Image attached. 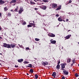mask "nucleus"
Masks as SVG:
<instances>
[{"label":"nucleus","instance_id":"f257e3e1","mask_svg":"<svg viewBox=\"0 0 79 79\" xmlns=\"http://www.w3.org/2000/svg\"><path fill=\"white\" fill-rule=\"evenodd\" d=\"M3 47H6V48H10L11 47V45L10 44H7L6 43H3Z\"/></svg>","mask_w":79,"mask_h":79},{"label":"nucleus","instance_id":"f03ea898","mask_svg":"<svg viewBox=\"0 0 79 79\" xmlns=\"http://www.w3.org/2000/svg\"><path fill=\"white\" fill-rule=\"evenodd\" d=\"M41 64H42L44 66H45V65H47L48 64V62H41Z\"/></svg>","mask_w":79,"mask_h":79},{"label":"nucleus","instance_id":"7ed1b4c3","mask_svg":"<svg viewBox=\"0 0 79 79\" xmlns=\"http://www.w3.org/2000/svg\"><path fill=\"white\" fill-rule=\"evenodd\" d=\"M48 35L50 37H55V35L53 33H49L48 34Z\"/></svg>","mask_w":79,"mask_h":79},{"label":"nucleus","instance_id":"20e7f679","mask_svg":"<svg viewBox=\"0 0 79 79\" xmlns=\"http://www.w3.org/2000/svg\"><path fill=\"white\" fill-rule=\"evenodd\" d=\"M71 36V35H68L66 36V37H65V38L66 39H69Z\"/></svg>","mask_w":79,"mask_h":79},{"label":"nucleus","instance_id":"39448f33","mask_svg":"<svg viewBox=\"0 0 79 79\" xmlns=\"http://www.w3.org/2000/svg\"><path fill=\"white\" fill-rule=\"evenodd\" d=\"M57 4H53L52 5V6L53 8H56V7H57Z\"/></svg>","mask_w":79,"mask_h":79},{"label":"nucleus","instance_id":"423d86ee","mask_svg":"<svg viewBox=\"0 0 79 79\" xmlns=\"http://www.w3.org/2000/svg\"><path fill=\"white\" fill-rule=\"evenodd\" d=\"M50 41L51 43V44H56V41L55 40L52 41V40H50Z\"/></svg>","mask_w":79,"mask_h":79},{"label":"nucleus","instance_id":"0eeeda50","mask_svg":"<svg viewBox=\"0 0 79 79\" xmlns=\"http://www.w3.org/2000/svg\"><path fill=\"white\" fill-rule=\"evenodd\" d=\"M63 72L65 74H66V75H68L69 73V72L66 70H64V71Z\"/></svg>","mask_w":79,"mask_h":79},{"label":"nucleus","instance_id":"6e6552de","mask_svg":"<svg viewBox=\"0 0 79 79\" xmlns=\"http://www.w3.org/2000/svg\"><path fill=\"white\" fill-rule=\"evenodd\" d=\"M18 61L19 62V63H21L22 61H23V59H19L18 60Z\"/></svg>","mask_w":79,"mask_h":79},{"label":"nucleus","instance_id":"1a4fd4ad","mask_svg":"<svg viewBox=\"0 0 79 79\" xmlns=\"http://www.w3.org/2000/svg\"><path fill=\"white\" fill-rule=\"evenodd\" d=\"M3 3H5V1H3L2 0H0V4L2 5Z\"/></svg>","mask_w":79,"mask_h":79},{"label":"nucleus","instance_id":"9d476101","mask_svg":"<svg viewBox=\"0 0 79 79\" xmlns=\"http://www.w3.org/2000/svg\"><path fill=\"white\" fill-rule=\"evenodd\" d=\"M56 75V72H54L52 74V76H54V77H55Z\"/></svg>","mask_w":79,"mask_h":79},{"label":"nucleus","instance_id":"9b49d317","mask_svg":"<svg viewBox=\"0 0 79 79\" xmlns=\"http://www.w3.org/2000/svg\"><path fill=\"white\" fill-rule=\"evenodd\" d=\"M4 10L5 11H7L8 10V7L6 6L4 8Z\"/></svg>","mask_w":79,"mask_h":79},{"label":"nucleus","instance_id":"f8f14e48","mask_svg":"<svg viewBox=\"0 0 79 79\" xmlns=\"http://www.w3.org/2000/svg\"><path fill=\"white\" fill-rule=\"evenodd\" d=\"M67 63H70L71 62V59L69 58H68L67 60Z\"/></svg>","mask_w":79,"mask_h":79},{"label":"nucleus","instance_id":"ddd939ff","mask_svg":"<svg viewBox=\"0 0 79 79\" xmlns=\"http://www.w3.org/2000/svg\"><path fill=\"white\" fill-rule=\"evenodd\" d=\"M10 46L12 47V48H14L15 47H16V45L15 44H11Z\"/></svg>","mask_w":79,"mask_h":79},{"label":"nucleus","instance_id":"4468645a","mask_svg":"<svg viewBox=\"0 0 79 79\" xmlns=\"http://www.w3.org/2000/svg\"><path fill=\"white\" fill-rule=\"evenodd\" d=\"M61 66L62 68H65V66L64 65V64H61Z\"/></svg>","mask_w":79,"mask_h":79},{"label":"nucleus","instance_id":"2eb2a0df","mask_svg":"<svg viewBox=\"0 0 79 79\" xmlns=\"http://www.w3.org/2000/svg\"><path fill=\"white\" fill-rule=\"evenodd\" d=\"M42 9H43V10H46V9H47V7L46 6H44L43 7H42Z\"/></svg>","mask_w":79,"mask_h":79},{"label":"nucleus","instance_id":"dca6fc26","mask_svg":"<svg viewBox=\"0 0 79 79\" xmlns=\"http://www.w3.org/2000/svg\"><path fill=\"white\" fill-rule=\"evenodd\" d=\"M16 0H12L11 2V3H16Z\"/></svg>","mask_w":79,"mask_h":79},{"label":"nucleus","instance_id":"f3484780","mask_svg":"<svg viewBox=\"0 0 79 79\" xmlns=\"http://www.w3.org/2000/svg\"><path fill=\"white\" fill-rule=\"evenodd\" d=\"M57 69H60V64H58L56 66Z\"/></svg>","mask_w":79,"mask_h":79},{"label":"nucleus","instance_id":"a211bd4d","mask_svg":"<svg viewBox=\"0 0 79 79\" xmlns=\"http://www.w3.org/2000/svg\"><path fill=\"white\" fill-rule=\"evenodd\" d=\"M58 20L59 21H62V19L60 18H58Z\"/></svg>","mask_w":79,"mask_h":79},{"label":"nucleus","instance_id":"6ab92c4d","mask_svg":"<svg viewBox=\"0 0 79 79\" xmlns=\"http://www.w3.org/2000/svg\"><path fill=\"white\" fill-rule=\"evenodd\" d=\"M61 9V7H59L57 8L56 10H60Z\"/></svg>","mask_w":79,"mask_h":79},{"label":"nucleus","instance_id":"aec40b11","mask_svg":"<svg viewBox=\"0 0 79 79\" xmlns=\"http://www.w3.org/2000/svg\"><path fill=\"white\" fill-rule=\"evenodd\" d=\"M7 15L8 16H11V13L9 12Z\"/></svg>","mask_w":79,"mask_h":79},{"label":"nucleus","instance_id":"412c9836","mask_svg":"<svg viewBox=\"0 0 79 79\" xmlns=\"http://www.w3.org/2000/svg\"><path fill=\"white\" fill-rule=\"evenodd\" d=\"M35 40L36 41H39V40H40V39L38 38H35Z\"/></svg>","mask_w":79,"mask_h":79},{"label":"nucleus","instance_id":"4be33fe9","mask_svg":"<svg viewBox=\"0 0 79 79\" xmlns=\"http://www.w3.org/2000/svg\"><path fill=\"white\" fill-rule=\"evenodd\" d=\"M43 1L44 2H48V0H43Z\"/></svg>","mask_w":79,"mask_h":79},{"label":"nucleus","instance_id":"5701e85b","mask_svg":"<svg viewBox=\"0 0 79 79\" xmlns=\"http://www.w3.org/2000/svg\"><path fill=\"white\" fill-rule=\"evenodd\" d=\"M30 72L31 73H32L34 72L33 71V70L32 69H31L30 70Z\"/></svg>","mask_w":79,"mask_h":79},{"label":"nucleus","instance_id":"b1692460","mask_svg":"<svg viewBox=\"0 0 79 79\" xmlns=\"http://www.w3.org/2000/svg\"><path fill=\"white\" fill-rule=\"evenodd\" d=\"M30 24H31V25H32V26H35V24L32 23H30Z\"/></svg>","mask_w":79,"mask_h":79},{"label":"nucleus","instance_id":"393cba45","mask_svg":"<svg viewBox=\"0 0 79 79\" xmlns=\"http://www.w3.org/2000/svg\"><path fill=\"white\" fill-rule=\"evenodd\" d=\"M22 12H23L22 11L20 10H19V14H21V13H22Z\"/></svg>","mask_w":79,"mask_h":79},{"label":"nucleus","instance_id":"a878e982","mask_svg":"<svg viewBox=\"0 0 79 79\" xmlns=\"http://www.w3.org/2000/svg\"><path fill=\"white\" fill-rule=\"evenodd\" d=\"M35 79H37V78H38V75H35Z\"/></svg>","mask_w":79,"mask_h":79},{"label":"nucleus","instance_id":"bb28decb","mask_svg":"<svg viewBox=\"0 0 79 79\" xmlns=\"http://www.w3.org/2000/svg\"><path fill=\"white\" fill-rule=\"evenodd\" d=\"M24 63L25 64H28V63H29V62L27 61H25L24 62Z\"/></svg>","mask_w":79,"mask_h":79},{"label":"nucleus","instance_id":"cd10ccee","mask_svg":"<svg viewBox=\"0 0 79 79\" xmlns=\"http://www.w3.org/2000/svg\"><path fill=\"white\" fill-rule=\"evenodd\" d=\"M75 76L76 77H78V76H79V75L77 73H75Z\"/></svg>","mask_w":79,"mask_h":79},{"label":"nucleus","instance_id":"c85d7f7f","mask_svg":"<svg viewBox=\"0 0 79 79\" xmlns=\"http://www.w3.org/2000/svg\"><path fill=\"white\" fill-rule=\"evenodd\" d=\"M23 25H25V24H26V23L25 22H23L22 24Z\"/></svg>","mask_w":79,"mask_h":79},{"label":"nucleus","instance_id":"c756f323","mask_svg":"<svg viewBox=\"0 0 79 79\" xmlns=\"http://www.w3.org/2000/svg\"><path fill=\"white\" fill-rule=\"evenodd\" d=\"M20 10H21L22 11H23V8H20Z\"/></svg>","mask_w":79,"mask_h":79},{"label":"nucleus","instance_id":"7c9ffc66","mask_svg":"<svg viewBox=\"0 0 79 79\" xmlns=\"http://www.w3.org/2000/svg\"><path fill=\"white\" fill-rule=\"evenodd\" d=\"M28 27H32V26L31 25H27Z\"/></svg>","mask_w":79,"mask_h":79},{"label":"nucleus","instance_id":"2f4dec72","mask_svg":"<svg viewBox=\"0 0 79 79\" xmlns=\"http://www.w3.org/2000/svg\"><path fill=\"white\" fill-rule=\"evenodd\" d=\"M17 10H18V9L16 8L14 11H17V12H18V11Z\"/></svg>","mask_w":79,"mask_h":79},{"label":"nucleus","instance_id":"473e14b6","mask_svg":"<svg viewBox=\"0 0 79 79\" xmlns=\"http://www.w3.org/2000/svg\"><path fill=\"white\" fill-rule=\"evenodd\" d=\"M71 2H72V1L70 0L69 1V3H71Z\"/></svg>","mask_w":79,"mask_h":79},{"label":"nucleus","instance_id":"72a5a7b5","mask_svg":"<svg viewBox=\"0 0 79 79\" xmlns=\"http://www.w3.org/2000/svg\"><path fill=\"white\" fill-rule=\"evenodd\" d=\"M19 45L20 47V48H23V47L22 46L20 45V44H19Z\"/></svg>","mask_w":79,"mask_h":79},{"label":"nucleus","instance_id":"f704fd0d","mask_svg":"<svg viewBox=\"0 0 79 79\" xmlns=\"http://www.w3.org/2000/svg\"><path fill=\"white\" fill-rule=\"evenodd\" d=\"M30 3L32 5V4H33V2H32V1H30Z\"/></svg>","mask_w":79,"mask_h":79},{"label":"nucleus","instance_id":"c9c22d12","mask_svg":"<svg viewBox=\"0 0 79 79\" xmlns=\"http://www.w3.org/2000/svg\"><path fill=\"white\" fill-rule=\"evenodd\" d=\"M56 17H58V16H59V15L56 14Z\"/></svg>","mask_w":79,"mask_h":79},{"label":"nucleus","instance_id":"e433bc0d","mask_svg":"<svg viewBox=\"0 0 79 79\" xmlns=\"http://www.w3.org/2000/svg\"><path fill=\"white\" fill-rule=\"evenodd\" d=\"M15 68H18V65H15Z\"/></svg>","mask_w":79,"mask_h":79},{"label":"nucleus","instance_id":"4c0bfd02","mask_svg":"<svg viewBox=\"0 0 79 79\" xmlns=\"http://www.w3.org/2000/svg\"><path fill=\"white\" fill-rule=\"evenodd\" d=\"M31 68L32 67V64H30L29 65Z\"/></svg>","mask_w":79,"mask_h":79},{"label":"nucleus","instance_id":"58836bf2","mask_svg":"<svg viewBox=\"0 0 79 79\" xmlns=\"http://www.w3.org/2000/svg\"><path fill=\"white\" fill-rule=\"evenodd\" d=\"M26 49H27V50H29V47H27L26 48Z\"/></svg>","mask_w":79,"mask_h":79},{"label":"nucleus","instance_id":"ea45409f","mask_svg":"<svg viewBox=\"0 0 79 79\" xmlns=\"http://www.w3.org/2000/svg\"><path fill=\"white\" fill-rule=\"evenodd\" d=\"M72 62L73 63H75V60H73Z\"/></svg>","mask_w":79,"mask_h":79},{"label":"nucleus","instance_id":"a19ab883","mask_svg":"<svg viewBox=\"0 0 79 79\" xmlns=\"http://www.w3.org/2000/svg\"><path fill=\"white\" fill-rule=\"evenodd\" d=\"M68 21H69V19H66V22H68Z\"/></svg>","mask_w":79,"mask_h":79},{"label":"nucleus","instance_id":"79ce46f5","mask_svg":"<svg viewBox=\"0 0 79 79\" xmlns=\"http://www.w3.org/2000/svg\"><path fill=\"white\" fill-rule=\"evenodd\" d=\"M0 18H2V14L0 13Z\"/></svg>","mask_w":79,"mask_h":79},{"label":"nucleus","instance_id":"37998d69","mask_svg":"<svg viewBox=\"0 0 79 79\" xmlns=\"http://www.w3.org/2000/svg\"><path fill=\"white\" fill-rule=\"evenodd\" d=\"M57 63L58 64H60V61H58Z\"/></svg>","mask_w":79,"mask_h":79},{"label":"nucleus","instance_id":"c03bdc74","mask_svg":"<svg viewBox=\"0 0 79 79\" xmlns=\"http://www.w3.org/2000/svg\"><path fill=\"white\" fill-rule=\"evenodd\" d=\"M62 79H65L64 77H62Z\"/></svg>","mask_w":79,"mask_h":79},{"label":"nucleus","instance_id":"a18cd8bd","mask_svg":"<svg viewBox=\"0 0 79 79\" xmlns=\"http://www.w3.org/2000/svg\"><path fill=\"white\" fill-rule=\"evenodd\" d=\"M35 10H38V9H37V8H35Z\"/></svg>","mask_w":79,"mask_h":79},{"label":"nucleus","instance_id":"49530a36","mask_svg":"<svg viewBox=\"0 0 79 79\" xmlns=\"http://www.w3.org/2000/svg\"><path fill=\"white\" fill-rule=\"evenodd\" d=\"M2 30V28H1V27L0 26V30Z\"/></svg>","mask_w":79,"mask_h":79},{"label":"nucleus","instance_id":"de8ad7c7","mask_svg":"<svg viewBox=\"0 0 79 79\" xmlns=\"http://www.w3.org/2000/svg\"><path fill=\"white\" fill-rule=\"evenodd\" d=\"M33 3L34 5H35V3L34 2H33Z\"/></svg>","mask_w":79,"mask_h":79},{"label":"nucleus","instance_id":"09e8293b","mask_svg":"<svg viewBox=\"0 0 79 79\" xmlns=\"http://www.w3.org/2000/svg\"><path fill=\"white\" fill-rule=\"evenodd\" d=\"M27 67H29V68H31V67L29 66H27Z\"/></svg>","mask_w":79,"mask_h":79},{"label":"nucleus","instance_id":"8fccbe9b","mask_svg":"<svg viewBox=\"0 0 79 79\" xmlns=\"http://www.w3.org/2000/svg\"><path fill=\"white\" fill-rule=\"evenodd\" d=\"M17 8V9L18 8V6H17V8Z\"/></svg>","mask_w":79,"mask_h":79},{"label":"nucleus","instance_id":"3c124183","mask_svg":"<svg viewBox=\"0 0 79 79\" xmlns=\"http://www.w3.org/2000/svg\"><path fill=\"white\" fill-rule=\"evenodd\" d=\"M63 47H62L61 49H63Z\"/></svg>","mask_w":79,"mask_h":79},{"label":"nucleus","instance_id":"603ef678","mask_svg":"<svg viewBox=\"0 0 79 79\" xmlns=\"http://www.w3.org/2000/svg\"><path fill=\"white\" fill-rule=\"evenodd\" d=\"M70 31V30H68V32H69V31Z\"/></svg>","mask_w":79,"mask_h":79},{"label":"nucleus","instance_id":"864d4df0","mask_svg":"<svg viewBox=\"0 0 79 79\" xmlns=\"http://www.w3.org/2000/svg\"><path fill=\"white\" fill-rule=\"evenodd\" d=\"M10 11H13V10H10Z\"/></svg>","mask_w":79,"mask_h":79},{"label":"nucleus","instance_id":"5fc2aeb1","mask_svg":"<svg viewBox=\"0 0 79 79\" xmlns=\"http://www.w3.org/2000/svg\"><path fill=\"white\" fill-rule=\"evenodd\" d=\"M27 75H29V73H27Z\"/></svg>","mask_w":79,"mask_h":79},{"label":"nucleus","instance_id":"6e6d98bb","mask_svg":"<svg viewBox=\"0 0 79 79\" xmlns=\"http://www.w3.org/2000/svg\"><path fill=\"white\" fill-rule=\"evenodd\" d=\"M4 79H8V78H4Z\"/></svg>","mask_w":79,"mask_h":79},{"label":"nucleus","instance_id":"4d7b16f0","mask_svg":"<svg viewBox=\"0 0 79 79\" xmlns=\"http://www.w3.org/2000/svg\"><path fill=\"white\" fill-rule=\"evenodd\" d=\"M63 21H64V22H65V20H63Z\"/></svg>","mask_w":79,"mask_h":79},{"label":"nucleus","instance_id":"13d9d810","mask_svg":"<svg viewBox=\"0 0 79 79\" xmlns=\"http://www.w3.org/2000/svg\"><path fill=\"white\" fill-rule=\"evenodd\" d=\"M72 66H73V64H71Z\"/></svg>","mask_w":79,"mask_h":79},{"label":"nucleus","instance_id":"bf43d9fd","mask_svg":"<svg viewBox=\"0 0 79 79\" xmlns=\"http://www.w3.org/2000/svg\"><path fill=\"white\" fill-rule=\"evenodd\" d=\"M35 60H37V58H35Z\"/></svg>","mask_w":79,"mask_h":79},{"label":"nucleus","instance_id":"052dcab7","mask_svg":"<svg viewBox=\"0 0 79 79\" xmlns=\"http://www.w3.org/2000/svg\"><path fill=\"white\" fill-rule=\"evenodd\" d=\"M0 39H2V37H1V36H0Z\"/></svg>","mask_w":79,"mask_h":79},{"label":"nucleus","instance_id":"680f3d73","mask_svg":"<svg viewBox=\"0 0 79 79\" xmlns=\"http://www.w3.org/2000/svg\"><path fill=\"white\" fill-rule=\"evenodd\" d=\"M33 23H35L34 21H33Z\"/></svg>","mask_w":79,"mask_h":79},{"label":"nucleus","instance_id":"e2e57ef3","mask_svg":"<svg viewBox=\"0 0 79 79\" xmlns=\"http://www.w3.org/2000/svg\"><path fill=\"white\" fill-rule=\"evenodd\" d=\"M0 54V55H2V53H1Z\"/></svg>","mask_w":79,"mask_h":79},{"label":"nucleus","instance_id":"0e129e2a","mask_svg":"<svg viewBox=\"0 0 79 79\" xmlns=\"http://www.w3.org/2000/svg\"><path fill=\"white\" fill-rule=\"evenodd\" d=\"M0 65H2V64H0Z\"/></svg>","mask_w":79,"mask_h":79},{"label":"nucleus","instance_id":"69168bd1","mask_svg":"<svg viewBox=\"0 0 79 79\" xmlns=\"http://www.w3.org/2000/svg\"><path fill=\"white\" fill-rule=\"evenodd\" d=\"M78 66L79 67V64H78Z\"/></svg>","mask_w":79,"mask_h":79},{"label":"nucleus","instance_id":"338daca9","mask_svg":"<svg viewBox=\"0 0 79 79\" xmlns=\"http://www.w3.org/2000/svg\"><path fill=\"white\" fill-rule=\"evenodd\" d=\"M69 3H68V4H66V5H67V4H68Z\"/></svg>","mask_w":79,"mask_h":79},{"label":"nucleus","instance_id":"774afa93","mask_svg":"<svg viewBox=\"0 0 79 79\" xmlns=\"http://www.w3.org/2000/svg\"><path fill=\"white\" fill-rule=\"evenodd\" d=\"M78 44H79V42H78Z\"/></svg>","mask_w":79,"mask_h":79}]
</instances>
